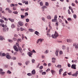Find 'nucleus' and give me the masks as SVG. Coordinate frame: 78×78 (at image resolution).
Returning <instances> with one entry per match:
<instances>
[{
  "label": "nucleus",
  "instance_id": "obj_33",
  "mask_svg": "<svg viewBox=\"0 0 78 78\" xmlns=\"http://www.w3.org/2000/svg\"><path fill=\"white\" fill-rule=\"evenodd\" d=\"M67 42H71V40L69 39H67Z\"/></svg>",
  "mask_w": 78,
  "mask_h": 78
},
{
  "label": "nucleus",
  "instance_id": "obj_26",
  "mask_svg": "<svg viewBox=\"0 0 78 78\" xmlns=\"http://www.w3.org/2000/svg\"><path fill=\"white\" fill-rule=\"evenodd\" d=\"M11 27L12 28H13L15 27V25H14V24H12L11 25Z\"/></svg>",
  "mask_w": 78,
  "mask_h": 78
},
{
  "label": "nucleus",
  "instance_id": "obj_20",
  "mask_svg": "<svg viewBox=\"0 0 78 78\" xmlns=\"http://www.w3.org/2000/svg\"><path fill=\"white\" fill-rule=\"evenodd\" d=\"M72 76H77V74L76 73H74L72 75Z\"/></svg>",
  "mask_w": 78,
  "mask_h": 78
},
{
  "label": "nucleus",
  "instance_id": "obj_6",
  "mask_svg": "<svg viewBox=\"0 0 78 78\" xmlns=\"http://www.w3.org/2000/svg\"><path fill=\"white\" fill-rule=\"evenodd\" d=\"M13 48L16 51H19V49H18L16 46H13Z\"/></svg>",
  "mask_w": 78,
  "mask_h": 78
},
{
  "label": "nucleus",
  "instance_id": "obj_17",
  "mask_svg": "<svg viewBox=\"0 0 78 78\" xmlns=\"http://www.w3.org/2000/svg\"><path fill=\"white\" fill-rule=\"evenodd\" d=\"M57 67L58 68V69H61L62 67V66L60 65H57Z\"/></svg>",
  "mask_w": 78,
  "mask_h": 78
},
{
  "label": "nucleus",
  "instance_id": "obj_31",
  "mask_svg": "<svg viewBox=\"0 0 78 78\" xmlns=\"http://www.w3.org/2000/svg\"><path fill=\"white\" fill-rule=\"evenodd\" d=\"M62 48L63 50H65V49H66V46L64 45L62 46Z\"/></svg>",
  "mask_w": 78,
  "mask_h": 78
},
{
  "label": "nucleus",
  "instance_id": "obj_14",
  "mask_svg": "<svg viewBox=\"0 0 78 78\" xmlns=\"http://www.w3.org/2000/svg\"><path fill=\"white\" fill-rule=\"evenodd\" d=\"M28 55H29V56L30 57H32V56H31V55H32V54H31L30 52H28Z\"/></svg>",
  "mask_w": 78,
  "mask_h": 78
},
{
  "label": "nucleus",
  "instance_id": "obj_53",
  "mask_svg": "<svg viewBox=\"0 0 78 78\" xmlns=\"http://www.w3.org/2000/svg\"><path fill=\"white\" fill-rule=\"evenodd\" d=\"M47 35L49 37H50V34H48V33L47 34Z\"/></svg>",
  "mask_w": 78,
  "mask_h": 78
},
{
  "label": "nucleus",
  "instance_id": "obj_29",
  "mask_svg": "<svg viewBox=\"0 0 78 78\" xmlns=\"http://www.w3.org/2000/svg\"><path fill=\"white\" fill-rule=\"evenodd\" d=\"M59 22H57L55 24L57 27H58L59 26Z\"/></svg>",
  "mask_w": 78,
  "mask_h": 78
},
{
  "label": "nucleus",
  "instance_id": "obj_19",
  "mask_svg": "<svg viewBox=\"0 0 78 78\" xmlns=\"http://www.w3.org/2000/svg\"><path fill=\"white\" fill-rule=\"evenodd\" d=\"M29 62H30L29 61H26L25 63V64L26 66L28 65V64H29Z\"/></svg>",
  "mask_w": 78,
  "mask_h": 78
},
{
  "label": "nucleus",
  "instance_id": "obj_24",
  "mask_svg": "<svg viewBox=\"0 0 78 78\" xmlns=\"http://www.w3.org/2000/svg\"><path fill=\"white\" fill-rule=\"evenodd\" d=\"M63 76H66L67 75V72H65L63 74Z\"/></svg>",
  "mask_w": 78,
  "mask_h": 78
},
{
  "label": "nucleus",
  "instance_id": "obj_34",
  "mask_svg": "<svg viewBox=\"0 0 78 78\" xmlns=\"http://www.w3.org/2000/svg\"><path fill=\"white\" fill-rule=\"evenodd\" d=\"M32 63H34V62H35V60L34 59H32Z\"/></svg>",
  "mask_w": 78,
  "mask_h": 78
},
{
  "label": "nucleus",
  "instance_id": "obj_21",
  "mask_svg": "<svg viewBox=\"0 0 78 78\" xmlns=\"http://www.w3.org/2000/svg\"><path fill=\"white\" fill-rule=\"evenodd\" d=\"M27 75L29 76H32V74L30 73H28L27 74Z\"/></svg>",
  "mask_w": 78,
  "mask_h": 78
},
{
  "label": "nucleus",
  "instance_id": "obj_63",
  "mask_svg": "<svg viewBox=\"0 0 78 78\" xmlns=\"http://www.w3.org/2000/svg\"><path fill=\"white\" fill-rule=\"evenodd\" d=\"M13 9L14 11H16V8L14 7L13 8Z\"/></svg>",
  "mask_w": 78,
  "mask_h": 78
},
{
  "label": "nucleus",
  "instance_id": "obj_60",
  "mask_svg": "<svg viewBox=\"0 0 78 78\" xmlns=\"http://www.w3.org/2000/svg\"><path fill=\"white\" fill-rule=\"evenodd\" d=\"M69 9H70L71 10L73 9H72V7L71 6L69 7Z\"/></svg>",
  "mask_w": 78,
  "mask_h": 78
},
{
  "label": "nucleus",
  "instance_id": "obj_52",
  "mask_svg": "<svg viewBox=\"0 0 78 78\" xmlns=\"http://www.w3.org/2000/svg\"><path fill=\"white\" fill-rule=\"evenodd\" d=\"M20 29L21 31H23V30H24V29L22 27H20Z\"/></svg>",
  "mask_w": 78,
  "mask_h": 78
},
{
  "label": "nucleus",
  "instance_id": "obj_9",
  "mask_svg": "<svg viewBox=\"0 0 78 78\" xmlns=\"http://www.w3.org/2000/svg\"><path fill=\"white\" fill-rule=\"evenodd\" d=\"M32 74L33 75H35L36 73V71H35V70L34 69L33 71L31 72Z\"/></svg>",
  "mask_w": 78,
  "mask_h": 78
},
{
  "label": "nucleus",
  "instance_id": "obj_35",
  "mask_svg": "<svg viewBox=\"0 0 78 78\" xmlns=\"http://www.w3.org/2000/svg\"><path fill=\"white\" fill-rule=\"evenodd\" d=\"M47 19H51V17L50 16H47Z\"/></svg>",
  "mask_w": 78,
  "mask_h": 78
},
{
  "label": "nucleus",
  "instance_id": "obj_32",
  "mask_svg": "<svg viewBox=\"0 0 78 78\" xmlns=\"http://www.w3.org/2000/svg\"><path fill=\"white\" fill-rule=\"evenodd\" d=\"M12 59H13V60H16V58L15 57H13L12 58Z\"/></svg>",
  "mask_w": 78,
  "mask_h": 78
},
{
  "label": "nucleus",
  "instance_id": "obj_45",
  "mask_svg": "<svg viewBox=\"0 0 78 78\" xmlns=\"http://www.w3.org/2000/svg\"><path fill=\"white\" fill-rule=\"evenodd\" d=\"M22 39L23 40V39L24 37H25V36H24V35L23 34H22Z\"/></svg>",
  "mask_w": 78,
  "mask_h": 78
},
{
  "label": "nucleus",
  "instance_id": "obj_3",
  "mask_svg": "<svg viewBox=\"0 0 78 78\" xmlns=\"http://www.w3.org/2000/svg\"><path fill=\"white\" fill-rule=\"evenodd\" d=\"M76 65L75 64H73L71 66V69H76Z\"/></svg>",
  "mask_w": 78,
  "mask_h": 78
},
{
  "label": "nucleus",
  "instance_id": "obj_50",
  "mask_svg": "<svg viewBox=\"0 0 78 78\" xmlns=\"http://www.w3.org/2000/svg\"><path fill=\"white\" fill-rule=\"evenodd\" d=\"M73 17L74 19H76V15H74Z\"/></svg>",
  "mask_w": 78,
  "mask_h": 78
},
{
  "label": "nucleus",
  "instance_id": "obj_22",
  "mask_svg": "<svg viewBox=\"0 0 78 78\" xmlns=\"http://www.w3.org/2000/svg\"><path fill=\"white\" fill-rule=\"evenodd\" d=\"M0 73L1 75H4L5 73V72H1Z\"/></svg>",
  "mask_w": 78,
  "mask_h": 78
},
{
  "label": "nucleus",
  "instance_id": "obj_27",
  "mask_svg": "<svg viewBox=\"0 0 78 78\" xmlns=\"http://www.w3.org/2000/svg\"><path fill=\"white\" fill-rule=\"evenodd\" d=\"M45 5L46 6H48V5H49V3H48V2H46Z\"/></svg>",
  "mask_w": 78,
  "mask_h": 78
},
{
  "label": "nucleus",
  "instance_id": "obj_40",
  "mask_svg": "<svg viewBox=\"0 0 78 78\" xmlns=\"http://www.w3.org/2000/svg\"><path fill=\"white\" fill-rule=\"evenodd\" d=\"M12 39L13 41H17V39L15 37H13Z\"/></svg>",
  "mask_w": 78,
  "mask_h": 78
},
{
  "label": "nucleus",
  "instance_id": "obj_61",
  "mask_svg": "<svg viewBox=\"0 0 78 78\" xmlns=\"http://www.w3.org/2000/svg\"><path fill=\"white\" fill-rule=\"evenodd\" d=\"M8 12L9 13H11L12 12V11L11 10H10V9L9 10Z\"/></svg>",
  "mask_w": 78,
  "mask_h": 78
},
{
  "label": "nucleus",
  "instance_id": "obj_18",
  "mask_svg": "<svg viewBox=\"0 0 78 78\" xmlns=\"http://www.w3.org/2000/svg\"><path fill=\"white\" fill-rule=\"evenodd\" d=\"M29 30L30 32H33V31H34V30L31 29H29Z\"/></svg>",
  "mask_w": 78,
  "mask_h": 78
},
{
  "label": "nucleus",
  "instance_id": "obj_43",
  "mask_svg": "<svg viewBox=\"0 0 78 78\" xmlns=\"http://www.w3.org/2000/svg\"><path fill=\"white\" fill-rule=\"evenodd\" d=\"M10 6H11V7H12V6H14V4H11L10 5Z\"/></svg>",
  "mask_w": 78,
  "mask_h": 78
},
{
  "label": "nucleus",
  "instance_id": "obj_23",
  "mask_svg": "<svg viewBox=\"0 0 78 78\" xmlns=\"http://www.w3.org/2000/svg\"><path fill=\"white\" fill-rule=\"evenodd\" d=\"M51 72L52 74H54V73H55V71L53 70H51Z\"/></svg>",
  "mask_w": 78,
  "mask_h": 78
},
{
  "label": "nucleus",
  "instance_id": "obj_1",
  "mask_svg": "<svg viewBox=\"0 0 78 78\" xmlns=\"http://www.w3.org/2000/svg\"><path fill=\"white\" fill-rule=\"evenodd\" d=\"M58 34L56 31H55V33L54 35H52L51 36V37H52V38L55 39V38H56L58 37Z\"/></svg>",
  "mask_w": 78,
  "mask_h": 78
},
{
  "label": "nucleus",
  "instance_id": "obj_5",
  "mask_svg": "<svg viewBox=\"0 0 78 78\" xmlns=\"http://www.w3.org/2000/svg\"><path fill=\"white\" fill-rule=\"evenodd\" d=\"M3 30L4 32H6V31H8V30H9V28H8V27H6L5 28H3Z\"/></svg>",
  "mask_w": 78,
  "mask_h": 78
},
{
  "label": "nucleus",
  "instance_id": "obj_44",
  "mask_svg": "<svg viewBox=\"0 0 78 78\" xmlns=\"http://www.w3.org/2000/svg\"><path fill=\"white\" fill-rule=\"evenodd\" d=\"M7 73H9V74H11V72L9 71V70H8L7 71Z\"/></svg>",
  "mask_w": 78,
  "mask_h": 78
},
{
  "label": "nucleus",
  "instance_id": "obj_41",
  "mask_svg": "<svg viewBox=\"0 0 78 78\" xmlns=\"http://www.w3.org/2000/svg\"><path fill=\"white\" fill-rule=\"evenodd\" d=\"M17 41L18 42H21V39H18L17 40Z\"/></svg>",
  "mask_w": 78,
  "mask_h": 78
},
{
  "label": "nucleus",
  "instance_id": "obj_28",
  "mask_svg": "<svg viewBox=\"0 0 78 78\" xmlns=\"http://www.w3.org/2000/svg\"><path fill=\"white\" fill-rule=\"evenodd\" d=\"M46 72H43L42 73V75H46Z\"/></svg>",
  "mask_w": 78,
  "mask_h": 78
},
{
  "label": "nucleus",
  "instance_id": "obj_10",
  "mask_svg": "<svg viewBox=\"0 0 78 78\" xmlns=\"http://www.w3.org/2000/svg\"><path fill=\"white\" fill-rule=\"evenodd\" d=\"M59 52V50H56L55 52V54L56 56H58V53Z\"/></svg>",
  "mask_w": 78,
  "mask_h": 78
},
{
  "label": "nucleus",
  "instance_id": "obj_4",
  "mask_svg": "<svg viewBox=\"0 0 78 78\" xmlns=\"http://www.w3.org/2000/svg\"><path fill=\"white\" fill-rule=\"evenodd\" d=\"M18 24L19 25H20L21 27H22L23 25V23L21 21H20L18 22Z\"/></svg>",
  "mask_w": 78,
  "mask_h": 78
},
{
  "label": "nucleus",
  "instance_id": "obj_15",
  "mask_svg": "<svg viewBox=\"0 0 78 78\" xmlns=\"http://www.w3.org/2000/svg\"><path fill=\"white\" fill-rule=\"evenodd\" d=\"M52 62L55 63V61L56 60L55 59V58H52Z\"/></svg>",
  "mask_w": 78,
  "mask_h": 78
},
{
  "label": "nucleus",
  "instance_id": "obj_13",
  "mask_svg": "<svg viewBox=\"0 0 78 78\" xmlns=\"http://www.w3.org/2000/svg\"><path fill=\"white\" fill-rule=\"evenodd\" d=\"M8 19L12 22H14V19H12L11 18H9Z\"/></svg>",
  "mask_w": 78,
  "mask_h": 78
},
{
  "label": "nucleus",
  "instance_id": "obj_59",
  "mask_svg": "<svg viewBox=\"0 0 78 78\" xmlns=\"http://www.w3.org/2000/svg\"><path fill=\"white\" fill-rule=\"evenodd\" d=\"M25 5H28V1H26L25 2Z\"/></svg>",
  "mask_w": 78,
  "mask_h": 78
},
{
  "label": "nucleus",
  "instance_id": "obj_64",
  "mask_svg": "<svg viewBox=\"0 0 78 78\" xmlns=\"http://www.w3.org/2000/svg\"><path fill=\"white\" fill-rule=\"evenodd\" d=\"M76 48H78V44L76 45L75 46Z\"/></svg>",
  "mask_w": 78,
  "mask_h": 78
},
{
  "label": "nucleus",
  "instance_id": "obj_36",
  "mask_svg": "<svg viewBox=\"0 0 78 78\" xmlns=\"http://www.w3.org/2000/svg\"><path fill=\"white\" fill-rule=\"evenodd\" d=\"M43 67H43V66H41L39 67V69L40 70H42V69H43Z\"/></svg>",
  "mask_w": 78,
  "mask_h": 78
},
{
  "label": "nucleus",
  "instance_id": "obj_39",
  "mask_svg": "<svg viewBox=\"0 0 78 78\" xmlns=\"http://www.w3.org/2000/svg\"><path fill=\"white\" fill-rule=\"evenodd\" d=\"M0 40H1V41L3 40V37L1 36H0Z\"/></svg>",
  "mask_w": 78,
  "mask_h": 78
},
{
  "label": "nucleus",
  "instance_id": "obj_7",
  "mask_svg": "<svg viewBox=\"0 0 78 78\" xmlns=\"http://www.w3.org/2000/svg\"><path fill=\"white\" fill-rule=\"evenodd\" d=\"M47 8V7L45 6H43L41 7V9L43 11H44V10H45L44 9Z\"/></svg>",
  "mask_w": 78,
  "mask_h": 78
},
{
  "label": "nucleus",
  "instance_id": "obj_58",
  "mask_svg": "<svg viewBox=\"0 0 78 78\" xmlns=\"http://www.w3.org/2000/svg\"><path fill=\"white\" fill-rule=\"evenodd\" d=\"M30 20H29V19H26V21L27 22H29Z\"/></svg>",
  "mask_w": 78,
  "mask_h": 78
},
{
  "label": "nucleus",
  "instance_id": "obj_55",
  "mask_svg": "<svg viewBox=\"0 0 78 78\" xmlns=\"http://www.w3.org/2000/svg\"><path fill=\"white\" fill-rule=\"evenodd\" d=\"M22 2L23 3H25V2L26 1H24V0H23L22 1Z\"/></svg>",
  "mask_w": 78,
  "mask_h": 78
},
{
  "label": "nucleus",
  "instance_id": "obj_62",
  "mask_svg": "<svg viewBox=\"0 0 78 78\" xmlns=\"http://www.w3.org/2000/svg\"><path fill=\"white\" fill-rule=\"evenodd\" d=\"M21 19H23L24 18V16L23 15H21Z\"/></svg>",
  "mask_w": 78,
  "mask_h": 78
},
{
  "label": "nucleus",
  "instance_id": "obj_47",
  "mask_svg": "<svg viewBox=\"0 0 78 78\" xmlns=\"http://www.w3.org/2000/svg\"><path fill=\"white\" fill-rule=\"evenodd\" d=\"M59 53L61 55H62V54H63V52H62V51H59Z\"/></svg>",
  "mask_w": 78,
  "mask_h": 78
},
{
  "label": "nucleus",
  "instance_id": "obj_25",
  "mask_svg": "<svg viewBox=\"0 0 78 78\" xmlns=\"http://www.w3.org/2000/svg\"><path fill=\"white\" fill-rule=\"evenodd\" d=\"M13 13L15 14H18V12L17 11H14L13 12Z\"/></svg>",
  "mask_w": 78,
  "mask_h": 78
},
{
  "label": "nucleus",
  "instance_id": "obj_56",
  "mask_svg": "<svg viewBox=\"0 0 78 78\" xmlns=\"http://www.w3.org/2000/svg\"><path fill=\"white\" fill-rule=\"evenodd\" d=\"M42 20L43 21H44V22H45V18L44 17H43L42 18Z\"/></svg>",
  "mask_w": 78,
  "mask_h": 78
},
{
  "label": "nucleus",
  "instance_id": "obj_48",
  "mask_svg": "<svg viewBox=\"0 0 78 78\" xmlns=\"http://www.w3.org/2000/svg\"><path fill=\"white\" fill-rule=\"evenodd\" d=\"M50 69L49 68H48L47 69L46 71V72H49V71H50Z\"/></svg>",
  "mask_w": 78,
  "mask_h": 78
},
{
  "label": "nucleus",
  "instance_id": "obj_12",
  "mask_svg": "<svg viewBox=\"0 0 78 78\" xmlns=\"http://www.w3.org/2000/svg\"><path fill=\"white\" fill-rule=\"evenodd\" d=\"M62 70H63V69H59V75H61V72H62Z\"/></svg>",
  "mask_w": 78,
  "mask_h": 78
},
{
  "label": "nucleus",
  "instance_id": "obj_16",
  "mask_svg": "<svg viewBox=\"0 0 78 78\" xmlns=\"http://www.w3.org/2000/svg\"><path fill=\"white\" fill-rule=\"evenodd\" d=\"M39 32H37V31H36L34 33V34H36V35H37V36L39 35Z\"/></svg>",
  "mask_w": 78,
  "mask_h": 78
},
{
  "label": "nucleus",
  "instance_id": "obj_30",
  "mask_svg": "<svg viewBox=\"0 0 78 78\" xmlns=\"http://www.w3.org/2000/svg\"><path fill=\"white\" fill-rule=\"evenodd\" d=\"M40 6H43V3L42 2H40Z\"/></svg>",
  "mask_w": 78,
  "mask_h": 78
},
{
  "label": "nucleus",
  "instance_id": "obj_8",
  "mask_svg": "<svg viewBox=\"0 0 78 78\" xmlns=\"http://www.w3.org/2000/svg\"><path fill=\"white\" fill-rule=\"evenodd\" d=\"M18 48L19 49L20 52V53H22V48H20V47H19Z\"/></svg>",
  "mask_w": 78,
  "mask_h": 78
},
{
  "label": "nucleus",
  "instance_id": "obj_51",
  "mask_svg": "<svg viewBox=\"0 0 78 78\" xmlns=\"http://www.w3.org/2000/svg\"><path fill=\"white\" fill-rule=\"evenodd\" d=\"M49 27L50 28V30H51V28H52V27H51V26H50V24L49 25Z\"/></svg>",
  "mask_w": 78,
  "mask_h": 78
},
{
  "label": "nucleus",
  "instance_id": "obj_46",
  "mask_svg": "<svg viewBox=\"0 0 78 78\" xmlns=\"http://www.w3.org/2000/svg\"><path fill=\"white\" fill-rule=\"evenodd\" d=\"M68 11L69 14H71V12H70V9H68Z\"/></svg>",
  "mask_w": 78,
  "mask_h": 78
},
{
  "label": "nucleus",
  "instance_id": "obj_11",
  "mask_svg": "<svg viewBox=\"0 0 78 78\" xmlns=\"http://www.w3.org/2000/svg\"><path fill=\"white\" fill-rule=\"evenodd\" d=\"M6 58L8 59H11V56L9 55H7L6 56Z\"/></svg>",
  "mask_w": 78,
  "mask_h": 78
},
{
  "label": "nucleus",
  "instance_id": "obj_38",
  "mask_svg": "<svg viewBox=\"0 0 78 78\" xmlns=\"http://www.w3.org/2000/svg\"><path fill=\"white\" fill-rule=\"evenodd\" d=\"M0 22H1V23H4V21L2 19H0Z\"/></svg>",
  "mask_w": 78,
  "mask_h": 78
},
{
  "label": "nucleus",
  "instance_id": "obj_37",
  "mask_svg": "<svg viewBox=\"0 0 78 78\" xmlns=\"http://www.w3.org/2000/svg\"><path fill=\"white\" fill-rule=\"evenodd\" d=\"M48 53V50H46L44 52V53L47 54V53Z\"/></svg>",
  "mask_w": 78,
  "mask_h": 78
},
{
  "label": "nucleus",
  "instance_id": "obj_2",
  "mask_svg": "<svg viewBox=\"0 0 78 78\" xmlns=\"http://www.w3.org/2000/svg\"><path fill=\"white\" fill-rule=\"evenodd\" d=\"M56 20H57V15H55L54 19L52 20V21L53 22H56Z\"/></svg>",
  "mask_w": 78,
  "mask_h": 78
},
{
  "label": "nucleus",
  "instance_id": "obj_54",
  "mask_svg": "<svg viewBox=\"0 0 78 78\" xmlns=\"http://www.w3.org/2000/svg\"><path fill=\"white\" fill-rule=\"evenodd\" d=\"M40 40V42H42V41H44V39H39Z\"/></svg>",
  "mask_w": 78,
  "mask_h": 78
},
{
  "label": "nucleus",
  "instance_id": "obj_57",
  "mask_svg": "<svg viewBox=\"0 0 78 78\" xmlns=\"http://www.w3.org/2000/svg\"><path fill=\"white\" fill-rule=\"evenodd\" d=\"M16 45H17V46L18 47H19V44L18 43H16Z\"/></svg>",
  "mask_w": 78,
  "mask_h": 78
},
{
  "label": "nucleus",
  "instance_id": "obj_49",
  "mask_svg": "<svg viewBox=\"0 0 78 78\" xmlns=\"http://www.w3.org/2000/svg\"><path fill=\"white\" fill-rule=\"evenodd\" d=\"M9 42H12L13 41L12 40H8Z\"/></svg>",
  "mask_w": 78,
  "mask_h": 78
},
{
  "label": "nucleus",
  "instance_id": "obj_42",
  "mask_svg": "<svg viewBox=\"0 0 78 78\" xmlns=\"http://www.w3.org/2000/svg\"><path fill=\"white\" fill-rule=\"evenodd\" d=\"M6 56V54L5 53H3L2 55V56Z\"/></svg>",
  "mask_w": 78,
  "mask_h": 78
}]
</instances>
